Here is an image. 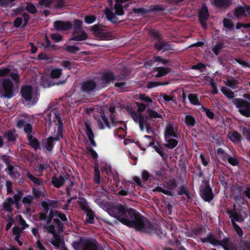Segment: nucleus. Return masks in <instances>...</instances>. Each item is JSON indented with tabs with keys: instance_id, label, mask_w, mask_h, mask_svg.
<instances>
[{
	"instance_id": "e433bc0d",
	"label": "nucleus",
	"mask_w": 250,
	"mask_h": 250,
	"mask_svg": "<svg viewBox=\"0 0 250 250\" xmlns=\"http://www.w3.org/2000/svg\"><path fill=\"white\" fill-rule=\"evenodd\" d=\"M167 143L164 144V146L169 149H173L175 148L178 144V141L175 139H169L168 140L166 139Z\"/></svg>"
},
{
	"instance_id": "6e6d98bb",
	"label": "nucleus",
	"mask_w": 250,
	"mask_h": 250,
	"mask_svg": "<svg viewBox=\"0 0 250 250\" xmlns=\"http://www.w3.org/2000/svg\"><path fill=\"white\" fill-rule=\"evenodd\" d=\"M153 191L154 192H162V193L165 194V195H168L170 196H172V193L171 191H167V189H165L163 188L159 187V186H158V187H156V188H155L153 189Z\"/></svg>"
},
{
	"instance_id": "bb28decb",
	"label": "nucleus",
	"mask_w": 250,
	"mask_h": 250,
	"mask_svg": "<svg viewBox=\"0 0 250 250\" xmlns=\"http://www.w3.org/2000/svg\"><path fill=\"white\" fill-rule=\"evenodd\" d=\"M139 99L142 102L146 103L148 107L151 106L153 107L152 104H155L156 103H153L152 100L148 97L146 94L140 93L139 95Z\"/></svg>"
},
{
	"instance_id": "a211bd4d",
	"label": "nucleus",
	"mask_w": 250,
	"mask_h": 250,
	"mask_svg": "<svg viewBox=\"0 0 250 250\" xmlns=\"http://www.w3.org/2000/svg\"><path fill=\"white\" fill-rule=\"evenodd\" d=\"M177 129H175L173 125L171 123H169L165 129V137L167 138V137H173L174 138H178Z\"/></svg>"
},
{
	"instance_id": "864d4df0",
	"label": "nucleus",
	"mask_w": 250,
	"mask_h": 250,
	"mask_svg": "<svg viewBox=\"0 0 250 250\" xmlns=\"http://www.w3.org/2000/svg\"><path fill=\"white\" fill-rule=\"evenodd\" d=\"M202 111L205 113L206 115L210 119H213L214 118V113L210 110L209 108H208L204 106H202Z\"/></svg>"
},
{
	"instance_id": "2f4dec72",
	"label": "nucleus",
	"mask_w": 250,
	"mask_h": 250,
	"mask_svg": "<svg viewBox=\"0 0 250 250\" xmlns=\"http://www.w3.org/2000/svg\"><path fill=\"white\" fill-rule=\"evenodd\" d=\"M166 185L167 189V191H171L173 196L174 194V190L177 186L176 181L175 180H169L166 183Z\"/></svg>"
},
{
	"instance_id": "7ed1b4c3",
	"label": "nucleus",
	"mask_w": 250,
	"mask_h": 250,
	"mask_svg": "<svg viewBox=\"0 0 250 250\" xmlns=\"http://www.w3.org/2000/svg\"><path fill=\"white\" fill-rule=\"evenodd\" d=\"M128 209L129 208H127L125 206L119 204L110 207L108 209V213L124 224L125 222L123 219H126Z\"/></svg>"
},
{
	"instance_id": "7c9ffc66",
	"label": "nucleus",
	"mask_w": 250,
	"mask_h": 250,
	"mask_svg": "<svg viewBox=\"0 0 250 250\" xmlns=\"http://www.w3.org/2000/svg\"><path fill=\"white\" fill-rule=\"evenodd\" d=\"M27 177L32 181L36 185L40 186L42 185V179L40 178H37L33 175L30 172L26 173Z\"/></svg>"
},
{
	"instance_id": "aec40b11",
	"label": "nucleus",
	"mask_w": 250,
	"mask_h": 250,
	"mask_svg": "<svg viewBox=\"0 0 250 250\" xmlns=\"http://www.w3.org/2000/svg\"><path fill=\"white\" fill-rule=\"evenodd\" d=\"M240 83L239 81L235 78L230 76L227 78L225 84L229 87L235 89L239 88L238 85Z\"/></svg>"
},
{
	"instance_id": "ea45409f",
	"label": "nucleus",
	"mask_w": 250,
	"mask_h": 250,
	"mask_svg": "<svg viewBox=\"0 0 250 250\" xmlns=\"http://www.w3.org/2000/svg\"><path fill=\"white\" fill-rule=\"evenodd\" d=\"M229 139L234 142H239L241 140V136L237 131H233L229 134Z\"/></svg>"
},
{
	"instance_id": "c03bdc74",
	"label": "nucleus",
	"mask_w": 250,
	"mask_h": 250,
	"mask_svg": "<svg viewBox=\"0 0 250 250\" xmlns=\"http://www.w3.org/2000/svg\"><path fill=\"white\" fill-rule=\"evenodd\" d=\"M77 203L79 207L81 208V209L84 212L88 209H90V207L87 204V202L86 199L84 198L82 199L80 201H78Z\"/></svg>"
},
{
	"instance_id": "603ef678",
	"label": "nucleus",
	"mask_w": 250,
	"mask_h": 250,
	"mask_svg": "<svg viewBox=\"0 0 250 250\" xmlns=\"http://www.w3.org/2000/svg\"><path fill=\"white\" fill-rule=\"evenodd\" d=\"M42 45L47 49H55L56 48V45L51 44V42L47 36H45V41L42 43Z\"/></svg>"
},
{
	"instance_id": "c756f323",
	"label": "nucleus",
	"mask_w": 250,
	"mask_h": 250,
	"mask_svg": "<svg viewBox=\"0 0 250 250\" xmlns=\"http://www.w3.org/2000/svg\"><path fill=\"white\" fill-rule=\"evenodd\" d=\"M86 214L85 223L93 224L94 223V218L95 216V212L92 209H89L85 212Z\"/></svg>"
},
{
	"instance_id": "052dcab7",
	"label": "nucleus",
	"mask_w": 250,
	"mask_h": 250,
	"mask_svg": "<svg viewBox=\"0 0 250 250\" xmlns=\"http://www.w3.org/2000/svg\"><path fill=\"white\" fill-rule=\"evenodd\" d=\"M235 211L237 214L241 215L244 218H246L248 217V214L246 212V208L243 207H241L239 208H236Z\"/></svg>"
},
{
	"instance_id": "4d7b16f0",
	"label": "nucleus",
	"mask_w": 250,
	"mask_h": 250,
	"mask_svg": "<svg viewBox=\"0 0 250 250\" xmlns=\"http://www.w3.org/2000/svg\"><path fill=\"white\" fill-rule=\"evenodd\" d=\"M133 12L134 13L137 14H146L149 13L148 9H146L144 7L134 8Z\"/></svg>"
},
{
	"instance_id": "3c124183",
	"label": "nucleus",
	"mask_w": 250,
	"mask_h": 250,
	"mask_svg": "<svg viewBox=\"0 0 250 250\" xmlns=\"http://www.w3.org/2000/svg\"><path fill=\"white\" fill-rule=\"evenodd\" d=\"M25 10L31 14H35L37 12L36 6L31 2H27Z\"/></svg>"
},
{
	"instance_id": "6ab92c4d",
	"label": "nucleus",
	"mask_w": 250,
	"mask_h": 250,
	"mask_svg": "<svg viewBox=\"0 0 250 250\" xmlns=\"http://www.w3.org/2000/svg\"><path fill=\"white\" fill-rule=\"evenodd\" d=\"M3 137L6 138L9 142L15 143L17 141L18 134L15 130L8 129L4 132Z\"/></svg>"
},
{
	"instance_id": "2eb2a0df",
	"label": "nucleus",
	"mask_w": 250,
	"mask_h": 250,
	"mask_svg": "<svg viewBox=\"0 0 250 250\" xmlns=\"http://www.w3.org/2000/svg\"><path fill=\"white\" fill-rule=\"evenodd\" d=\"M226 212L228 214L229 218L231 219V223L232 225L233 223H236V222L242 223L245 220L244 217H242L241 215H239L237 214L235 211V205L233 206L232 209H227Z\"/></svg>"
},
{
	"instance_id": "f8f14e48",
	"label": "nucleus",
	"mask_w": 250,
	"mask_h": 250,
	"mask_svg": "<svg viewBox=\"0 0 250 250\" xmlns=\"http://www.w3.org/2000/svg\"><path fill=\"white\" fill-rule=\"evenodd\" d=\"M129 114L133 121L136 123H138L140 129L141 131L144 130L145 125L146 126V121L143 116V114H137V113L132 109L129 111Z\"/></svg>"
},
{
	"instance_id": "72a5a7b5",
	"label": "nucleus",
	"mask_w": 250,
	"mask_h": 250,
	"mask_svg": "<svg viewBox=\"0 0 250 250\" xmlns=\"http://www.w3.org/2000/svg\"><path fill=\"white\" fill-rule=\"evenodd\" d=\"M188 98L191 104L195 105H200L201 104L197 94H190L188 96Z\"/></svg>"
},
{
	"instance_id": "c85d7f7f",
	"label": "nucleus",
	"mask_w": 250,
	"mask_h": 250,
	"mask_svg": "<svg viewBox=\"0 0 250 250\" xmlns=\"http://www.w3.org/2000/svg\"><path fill=\"white\" fill-rule=\"evenodd\" d=\"M213 3L218 8H227L230 3L229 0H213Z\"/></svg>"
},
{
	"instance_id": "09e8293b",
	"label": "nucleus",
	"mask_w": 250,
	"mask_h": 250,
	"mask_svg": "<svg viewBox=\"0 0 250 250\" xmlns=\"http://www.w3.org/2000/svg\"><path fill=\"white\" fill-rule=\"evenodd\" d=\"M142 179L143 182L146 183L148 180H152L153 177L146 170H143L142 172Z\"/></svg>"
},
{
	"instance_id": "4c0bfd02",
	"label": "nucleus",
	"mask_w": 250,
	"mask_h": 250,
	"mask_svg": "<svg viewBox=\"0 0 250 250\" xmlns=\"http://www.w3.org/2000/svg\"><path fill=\"white\" fill-rule=\"evenodd\" d=\"M221 91L223 93V94L225 96H226L228 98L232 99V100L233 99H235V95L234 92L229 88L225 86H223L221 88Z\"/></svg>"
},
{
	"instance_id": "cd10ccee",
	"label": "nucleus",
	"mask_w": 250,
	"mask_h": 250,
	"mask_svg": "<svg viewBox=\"0 0 250 250\" xmlns=\"http://www.w3.org/2000/svg\"><path fill=\"white\" fill-rule=\"evenodd\" d=\"M177 194L180 196L183 194L185 195L188 199L187 202H188L189 200L191 199L190 191L186 186H181L178 190Z\"/></svg>"
},
{
	"instance_id": "393cba45",
	"label": "nucleus",
	"mask_w": 250,
	"mask_h": 250,
	"mask_svg": "<svg viewBox=\"0 0 250 250\" xmlns=\"http://www.w3.org/2000/svg\"><path fill=\"white\" fill-rule=\"evenodd\" d=\"M155 150L161 156L163 161H167L168 158V154L165 152L164 148L160 145H154L153 146Z\"/></svg>"
},
{
	"instance_id": "4be33fe9",
	"label": "nucleus",
	"mask_w": 250,
	"mask_h": 250,
	"mask_svg": "<svg viewBox=\"0 0 250 250\" xmlns=\"http://www.w3.org/2000/svg\"><path fill=\"white\" fill-rule=\"evenodd\" d=\"M27 139L28 141V145L33 148L35 150L41 148V144L38 140L34 137L32 135H29L27 136Z\"/></svg>"
},
{
	"instance_id": "ddd939ff",
	"label": "nucleus",
	"mask_w": 250,
	"mask_h": 250,
	"mask_svg": "<svg viewBox=\"0 0 250 250\" xmlns=\"http://www.w3.org/2000/svg\"><path fill=\"white\" fill-rule=\"evenodd\" d=\"M117 79L114 73L111 71L104 72L101 76L102 86L103 87L108 85L111 82H113Z\"/></svg>"
},
{
	"instance_id": "423d86ee",
	"label": "nucleus",
	"mask_w": 250,
	"mask_h": 250,
	"mask_svg": "<svg viewBox=\"0 0 250 250\" xmlns=\"http://www.w3.org/2000/svg\"><path fill=\"white\" fill-rule=\"evenodd\" d=\"M97 87V83L93 80L89 79L81 83L80 90L82 93L90 95L95 92Z\"/></svg>"
},
{
	"instance_id": "e2e57ef3",
	"label": "nucleus",
	"mask_w": 250,
	"mask_h": 250,
	"mask_svg": "<svg viewBox=\"0 0 250 250\" xmlns=\"http://www.w3.org/2000/svg\"><path fill=\"white\" fill-rule=\"evenodd\" d=\"M57 211H53L52 209H51L49 211V215L48 217L46 218V225H49L51 224L52 219L54 216H56Z\"/></svg>"
},
{
	"instance_id": "774afa93",
	"label": "nucleus",
	"mask_w": 250,
	"mask_h": 250,
	"mask_svg": "<svg viewBox=\"0 0 250 250\" xmlns=\"http://www.w3.org/2000/svg\"><path fill=\"white\" fill-rule=\"evenodd\" d=\"M233 229L239 237L243 235V231L241 227L236 223H233L232 225Z\"/></svg>"
},
{
	"instance_id": "bf43d9fd",
	"label": "nucleus",
	"mask_w": 250,
	"mask_h": 250,
	"mask_svg": "<svg viewBox=\"0 0 250 250\" xmlns=\"http://www.w3.org/2000/svg\"><path fill=\"white\" fill-rule=\"evenodd\" d=\"M23 130L26 134V137L29 135H32V133L33 132V127L30 124H26L23 127Z\"/></svg>"
},
{
	"instance_id": "69168bd1",
	"label": "nucleus",
	"mask_w": 250,
	"mask_h": 250,
	"mask_svg": "<svg viewBox=\"0 0 250 250\" xmlns=\"http://www.w3.org/2000/svg\"><path fill=\"white\" fill-rule=\"evenodd\" d=\"M228 162L229 164L233 166H237L239 163V161L237 158L230 156H229V157H228Z\"/></svg>"
},
{
	"instance_id": "c9c22d12",
	"label": "nucleus",
	"mask_w": 250,
	"mask_h": 250,
	"mask_svg": "<svg viewBox=\"0 0 250 250\" xmlns=\"http://www.w3.org/2000/svg\"><path fill=\"white\" fill-rule=\"evenodd\" d=\"M63 49L67 52L71 54H76L78 51L80 50V48L74 45H64Z\"/></svg>"
},
{
	"instance_id": "a878e982",
	"label": "nucleus",
	"mask_w": 250,
	"mask_h": 250,
	"mask_svg": "<svg viewBox=\"0 0 250 250\" xmlns=\"http://www.w3.org/2000/svg\"><path fill=\"white\" fill-rule=\"evenodd\" d=\"M14 204L13 199L12 197H8L2 204L3 209L9 213L13 211L12 206Z\"/></svg>"
},
{
	"instance_id": "1a4fd4ad",
	"label": "nucleus",
	"mask_w": 250,
	"mask_h": 250,
	"mask_svg": "<svg viewBox=\"0 0 250 250\" xmlns=\"http://www.w3.org/2000/svg\"><path fill=\"white\" fill-rule=\"evenodd\" d=\"M91 30L94 34L101 40H105L110 36V34L107 31V26L103 24H95L91 28Z\"/></svg>"
},
{
	"instance_id": "dca6fc26",
	"label": "nucleus",
	"mask_w": 250,
	"mask_h": 250,
	"mask_svg": "<svg viewBox=\"0 0 250 250\" xmlns=\"http://www.w3.org/2000/svg\"><path fill=\"white\" fill-rule=\"evenodd\" d=\"M53 24L54 28L57 31H68L71 29L73 26L71 22L62 21H56L54 22Z\"/></svg>"
},
{
	"instance_id": "13d9d810",
	"label": "nucleus",
	"mask_w": 250,
	"mask_h": 250,
	"mask_svg": "<svg viewBox=\"0 0 250 250\" xmlns=\"http://www.w3.org/2000/svg\"><path fill=\"white\" fill-rule=\"evenodd\" d=\"M135 104L138 107L137 109V112H139L138 114H143L142 112L145 111H146V110L147 109V106L145 104L136 102Z\"/></svg>"
},
{
	"instance_id": "a19ab883",
	"label": "nucleus",
	"mask_w": 250,
	"mask_h": 250,
	"mask_svg": "<svg viewBox=\"0 0 250 250\" xmlns=\"http://www.w3.org/2000/svg\"><path fill=\"white\" fill-rule=\"evenodd\" d=\"M165 10V8L162 4H155L149 6L148 11L150 12H162Z\"/></svg>"
},
{
	"instance_id": "f3484780",
	"label": "nucleus",
	"mask_w": 250,
	"mask_h": 250,
	"mask_svg": "<svg viewBox=\"0 0 250 250\" xmlns=\"http://www.w3.org/2000/svg\"><path fill=\"white\" fill-rule=\"evenodd\" d=\"M200 241L202 243H208L214 247H216L219 244V240L211 232L208 233L206 237L201 238Z\"/></svg>"
},
{
	"instance_id": "0eeeda50",
	"label": "nucleus",
	"mask_w": 250,
	"mask_h": 250,
	"mask_svg": "<svg viewBox=\"0 0 250 250\" xmlns=\"http://www.w3.org/2000/svg\"><path fill=\"white\" fill-rule=\"evenodd\" d=\"M21 93L22 97L26 102H31L32 105L37 103V100L33 98V92L31 86L28 85L22 86L21 89Z\"/></svg>"
},
{
	"instance_id": "a18cd8bd",
	"label": "nucleus",
	"mask_w": 250,
	"mask_h": 250,
	"mask_svg": "<svg viewBox=\"0 0 250 250\" xmlns=\"http://www.w3.org/2000/svg\"><path fill=\"white\" fill-rule=\"evenodd\" d=\"M23 192L22 191H18L13 196V201L14 204L16 206L17 208H19V202L21 200Z\"/></svg>"
},
{
	"instance_id": "9d476101",
	"label": "nucleus",
	"mask_w": 250,
	"mask_h": 250,
	"mask_svg": "<svg viewBox=\"0 0 250 250\" xmlns=\"http://www.w3.org/2000/svg\"><path fill=\"white\" fill-rule=\"evenodd\" d=\"M200 195L205 202H210L214 197L212 188L209 184L207 183L206 185L202 189L200 190Z\"/></svg>"
},
{
	"instance_id": "8fccbe9b",
	"label": "nucleus",
	"mask_w": 250,
	"mask_h": 250,
	"mask_svg": "<svg viewBox=\"0 0 250 250\" xmlns=\"http://www.w3.org/2000/svg\"><path fill=\"white\" fill-rule=\"evenodd\" d=\"M114 8L116 15L118 16H122L124 14V8L121 4L116 3L115 4Z\"/></svg>"
},
{
	"instance_id": "680f3d73",
	"label": "nucleus",
	"mask_w": 250,
	"mask_h": 250,
	"mask_svg": "<svg viewBox=\"0 0 250 250\" xmlns=\"http://www.w3.org/2000/svg\"><path fill=\"white\" fill-rule=\"evenodd\" d=\"M83 22L80 20H75L74 25V34L77 33V30L82 28Z\"/></svg>"
},
{
	"instance_id": "58836bf2",
	"label": "nucleus",
	"mask_w": 250,
	"mask_h": 250,
	"mask_svg": "<svg viewBox=\"0 0 250 250\" xmlns=\"http://www.w3.org/2000/svg\"><path fill=\"white\" fill-rule=\"evenodd\" d=\"M88 36L87 33L85 31H82L80 34L73 36L71 38V40L75 41H84L86 40Z\"/></svg>"
},
{
	"instance_id": "de8ad7c7",
	"label": "nucleus",
	"mask_w": 250,
	"mask_h": 250,
	"mask_svg": "<svg viewBox=\"0 0 250 250\" xmlns=\"http://www.w3.org/2000/svg\"><path fill=\"white\" fill-rule=\"evenodd\" d=\"M244 7L239 6L236 8L234 11V15L236 18L245 16Z\"/></svg>"
},
{
	"instance_id": "f257e3e1",
	"label": "nucleus",
	"mask_w": 250,
	"mask_h": 250,
	"mask_svg": "<svg viewBox=\"0 0 250 250\" xmlns=\"http://www.w3.org/2000/svg\"><path fill=\"white\" fill-rule=\"evenodd\" d=\"M127 215L126 219H123L124 225L134 228L137 231L148 234L155 233L157 230V226L136 209L129 208Z\"/></svg>"
},
{
	"instance_id": "9b49d317",
	"label": "nucleus",
	"mask_w": 250,
	"mask_h": 250,
	"mask_svg": "<svg viewBox=\"0 0 250 250\" xmlns=\"http://www.w3.org/2000/svg\"><path fill=\"white\" fill-rule=\"evenodd\" d=\"M229 238H224L222 241L219 240L218 246L224 247L226 250H250V242H244L239 248L234 249H229Z\"/></svg>"
},
{
	"instance_id": "b1692460",
	"label": "nucleus",
	"mask_w": 250,
	"mask_h": 250,
	"mask_svg": "<svg viewBox=\"0 0 250 250\" xmlns=\"http://www.w3.org/2000/svg\"><path fill=\"white\" fill-rule=\"evenodd\" d=\"M154 71L157 72L155 75L156 78H161L170 72V69L168 67H156L154 68Z\"/></svg>"
},
{
	"instance_id": "79ce46f5",
	"label": "nucleus",
	"mask_w": 250,
	"mask_h": 250,
	"mask_svg": "<svg viewBox=\"0 0 250 250\" xmlns=\"http://www.w3.org/2000/svg\"><path fill=\"white\" fill-rule=\"evenodd\" d=\"M85 129L84 131L87 137L94 135V132L92 129L91 124L88 121L84 122Z\"/></svg>"
},
{
	"instance_id": "49530a36",
	"label": "nucleus",
	"mask_w": 250,
	"mask_h": 250,
	"mask_svg": "<svg viewBox=\"0 0 250 250\" xmlns=\"http://www.w3.org/2000/svg\"><path fill=\"white\" fill-rule=\"evenodd\" d=\"M53 223L59 231L62 232L63 231L64 229V225L59 219L54 218L53 219Z\"/></svg>"
},
{
	"instance_id": "37998d69",
	"label": "nucleus",
	"mask_w": 250,
	"mask_h": 250,
	"mask_svg": "<svg viewBox=\"0 0 250 250\" xmlns=\"http://www.w3.org/2000/svg\"><path fill=\"white\" fill-rule=\"evenodd\" d=\"M94 182L95 183L99 184L101 182V175L99 167L96 166L94 169Z\"/></svg>"
},
{
	"instance_id": "39448f33",
	"label": "nucleus",
	"mask_w": 250,
	"mask_h": 250,
	"mask_svg": "<svg viewBox=\"0 0 250 250\" xmlns=\"http://www.w3.org/2000/svg\"><path fill=\"white\" fill-rule=\"evenodd\" d=\"M13 84L9 79H4L2 82V97L10 99L13 96Z\"/></svg>"
},
{
	"instance_id": "5fc2aeb1",
	"label": "nucleus",
	"mask_w": 250,
	"mask_h": 250,
	"mask_svg": "<svg viewBox=\"0 0 250 250\" xmlns=\"http://www.w3.org/2000/svg\"><path fill=\"white\" fill-rule=\"evenodd\" d=\"M224 47V44L223 42H218L214 45L212 51L216 55H218L221 50Z\"/></svg>"
},
{
	"instance_id": "338daca9",
	"label": "nucleus",
	"mask_w": 250,
	"mask_h": 250,
	"mask_svg": "<svg viewBox=\"0 0 250 250\" xmlns=\"http://www.w3.org/2000/svg\"><path fill=\"white\" fill-rule=\"evenodd\" d=\"M62 74V70L61 69H56L52 70L51 72V77L52 78H58Z\"/></svg>"
},
{
	"instance_id": "0e129e2a",
	"label": "nucleus",
	"mask_w": 250,
	"mask_h": 250,
	"mask_svg": "<svg viewBox=\"0 0 250 250\" xmlns=\"http://www.w3.org/2000/svg\"><path fill=\"white\" fill-rule=\"evenodd\" d=\"M34 200V197L31 195H28L24 197L22 199V202L24 204L31 205Z\"/></svg>"
},
{
	"instance_id": "20e7f679",
	"label": "nucleus",
	"mask_w": 250,
	"mask_h": 250,
	"mask_svg": "<svg viewBox=\"0 0 250 250\" xmlns=\"http://www.w3.org/2000/svg\"><path fill=\"white\" fill-rule=\"evenodd\" d=\"M233 104L238 109L239 113L246 117H250V103L241 98H236L232 101Z\"/></svg>"
},
{
	"instance_id": "5701e85b",
	"label": "nucleus",
	"mask_w": 250,
	"mask_h": 250,
	"mask_svg": "<svg viewBox=\"0 0 250 250\" xmlns=\"http://www.w3.org/2000/svg\"><path fill=\"white\" fill-rule=\"evenodd\" d=\"M51 182L55 188H60L64 185L65 179L62 175H60L59 177L53 176L51 179Z\"/></svg>"
},
{
	"instance_id": "f03ea898",
	"label": "nucleus",
	"mask_w": 250,
	"mask_h": 250,
	"mask_svg": "<svg viewBox=\"0 0 250 250\" xmlns=\"http://www.w3.org/2000/svg\"><path fill=\"white\" fill-rule=\"evenodd\" d=\"M149 35L154 39L157 40L154 43V48L158 51L163 52L172 49V45L169 42H165L159 30L153 28L149 32Z\"/></svg>"
},
{
	"instance_id": "f704fd0d",
	"label": "nucleus",
	"mask_w": 250,
	"mask_h": 250,
	"mask_svg": "<svg viewBox=\"0 0 250 250\" xmlns=\"http://www.w3.org/2000/svg\"><path fill=\"white\" fill-rule=\"evenodd\" d=\"M184 122L187 126L193 127L196 124V121L194 118L190 115L185 116Z\"/></svg>"
},
{
	"instance_id": "4468645a",
	"label": "nucleus",
	"mask_w": 250,
	"mask_h": 250,
	"mask_svg": "<svg viewBox=\"0 0 250 250\" xmlns=\"http://www.w3.org/2000/svg\"><path fill=\"white\" fill-rule=\"evenodd\" d=\"M143 116L146 121L151 122L154 121V119L162 118V115L152 109L148 108L146 110L145 113L143 114Z\"/></svg>"
},
{
	"instance_id": "6e6552de",
	"label": "nucleus",
	"mask_w": 250,
	"mask_h": 250,
	"mask_svg": "<svg viewBox=\"0 0 250 250\" xmlns=\"http://www.w3.org/2000/svg\"><path fill=\"white\" fill-rule=\"evenodd\" d=\"M209 13L206 4H203L198 12V21L203 29L207 28V21L208 19Z\"/></svg>"
},
{
	"instance_id": "412c9836",
	"label": "nucleus",
	"mask_w": 250,
	"mask_h": 250,
	"mask_svg": "<svg viewBox=\"0 0 250 250\" xmlns=\"http://www.w3.org/2000/svg\"><path fill=\"white\" fill-rule=\"evenodd\" d=\"M7 168L6 171H7L8 174L13 178H19L21 174L18 171L17 168L11 165L9 163H7Z\"/></svg>"
},
{
	"instance_id": "473e14b6",
	"label": "nucleus",
	"mask_w": 250,
	"mask_h": 250,
	"mask_svg": "<svg viewBox=\"0 0 250 250\" xmlns=\"http://www.w3.org/2000/svg\"><path fill=\"white\" fill-rule=\"evenodd\" d=\"M44 146L48 151L51 152L54 146L52 136L49 137L46 139L44 143Z\"/></svg>"
}]
</instances>
